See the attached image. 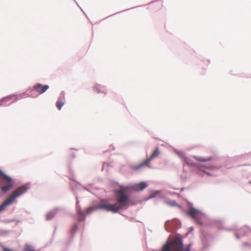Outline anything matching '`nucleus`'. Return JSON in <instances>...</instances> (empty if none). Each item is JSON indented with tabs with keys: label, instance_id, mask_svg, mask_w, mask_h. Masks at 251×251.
Returning <instances> with one entry per match:
<instances>
[{
	"label": "nucleus",
	"instance_id": "obj_1",
	"mask_svg": "<svg viewBox=\"0 0 251 251\" xmlns=\"http://www.w3.org/2000/svg\"><path fill=\"white\" fill-rule=\"evenodd\" d=\"M147 186L145 182H141L133 185L130 187H121L115 192L116 202L110 203L106 201H101L97 207H89L86 209V213L89 214L96 209H104L113 213L117 212L120 209H126L130 204V198L127 193L128 190L140 191Z\"/></svg>",
	"mask_w": 251,
	"mask_h": 251
},
{
	"label": "nucleus",
	"instance_id": "obj_2",
	"mask_svg": "<svg viewBox=\"0 0 251 251\" xmlns=\"http://www.w3.org/2000/svg\"><path fill=\"white\" fill-rule=\"evenodd\" d=\"M147 186L145 182H141L133 185L130 187H121L115 192L116 202L110 203L106 201H101L97 207H89L86 209V213L89 214L96 209H104L113 213L117 212L120 209H126L130 204V198L127 193L128 190L140 191Z\"/></svg>",
	"mask_w": 251,
	"mask_h": 251
},
{
	"label": "nucleus",
	"instance_id": "obj_3",
	"mask_svg": "<svg viewBox=\"0 0 251 251\" xmlns=\"http://www.w3.org/2000/svg\"><path fill=\"white\" fill-rule=\"evenodd\" d=\"M28 189L27 185H24L15 190L12 194L0 205V211L3 210L5 208L11 204L19 196L26 192Z\"/></svg>",
	"mask_w": 251,
	"mask_h": 251
},
{
	"label": "nucleus",
	"instance_id": "obj_4",
	"mask_svg": "<svg viewBox=\"0 0 251 251\" xmlns=\"http://www.w3.org/2000/svg\"><path fill=\"white\" fill-rule=\"evenodd\" d=\"M0 178L2 179L3 184L5 185L1 187V190L3 192H8L13 186L14 182L11 177L6 175L0 170Z\"/></svg>",
	"mask_w": 251,
	"mask_h": 251
},
{
	"label": "nucleus",
	"instance_id": "obj_5",
	"mask_svg": "<svg viewBox=\"0 0 251 251\" xmlns=\"http://www.w3.org/2000/svg\"><path fill=\"white\" fill-rule=\"evenodd\" d=\"M159 154V151L158 149H156L152 153L150 157L147 158L143 162L141 163L138 165H136L133 167V169L134 170H138L144 166L150 167V163L154 158L158 156Z\"/></svg>",
	"mask_w": 251,
	"mask_h": 251
},
{
	"label": "nucleus",
	"instance_id": "obj_6",
	"mask_svg": "<svg viewBox=\"0 0 251 251\" xmlns=\"http://www.w3.org/2000/svg\"><path fill=\"white\" fill-rule=\"evenodd\" d=\"M49 87L48 85H43L41 84H37L34 86L33 88L37 92L41 94L44 93Z\"/></svg>",
	"mask_w": 251,
	"mask_h": 251
},
{
	"label": "nucleus",
	"instance_id": "obj_7",
	"mask_svg": "<svg viewBox=\"0 0 251 251\" xmlns=\"http://www.w3.org/2000/svg\"><path fill=\"white\" fill-rule=\"evenodd\" d=\"M187 213L193 218L197 219L199 211L194 208H191Z\"/></svg>",
	"mask_w": 251,
	"mask_h": 251
},
{
	"label": "nucleus",
	"instance_id": "obj_8",
	"mask_svg": "<svg viewBox=\"0 0 251 251\" xmlns=\"http://www.w3.org/2000/svg\"><path fill=\"white\" fill-rule=\"evenodd\" d=\"M94 90L97 93H104V89L103 87L99 85H96L94 88Z\"/></svg>",
	"mask_w": 251,
	"mask_h": 251
},
{
	"label": "nucleus",
	"instance_id": "obj_9",
	"mask_svg": "<svg viewBox=\"0 0 251 251\" xmlns=\"http://www.w3.org/2000/svg\"><path fill=\"white\" fill-rule=\"evenodd\" d=\"M64 104V101L61 99H59L56 103V106L59 110L61 109Z\"/></svg>",
	"mask_w": 251,
	"mask_h": 251
},
{
	"label": "nucleus",
	"instance_id": "obj_10",
	"mask_svg": "<svg viewBox=\"0 0 251 251\" xmlns=\"http://www.w3.org/2000/svg\"><path fill=\"white\" fill-rule=\"evenodd\" d=\"M182 160L186 164L189 166H193L195 165L194 163L192 162L190 159L187 157H183Z\"/></svg>",
	"mask_w": 251,
	"mask_h": 251
},
{
	"label": "nucleus",
	"instance_id": "obj_11",
	"mask_svg": "<svg viewBox=\"0 0 251 251\" xmlns=\"http://www.w3.org/2000/svg\"><path fill=\"white\" fill-rule=\"evenodd\" d=\"M182 160L186 164L189 166H193L195 165L194 163L192 162L190 159L187 157H183Z\"/></svg>",
	"mask_w": 251,
	"mask_h": 251
},
{
	"label": "nucleus",
	"instance_id": "obj_12",
	"mask_svg": "<svg viewBox=\"0 0 251 251\" xmlns=\"http://www.w3.org/2000/svg\"><path fill=\"white\" fill-rule=\"evenodd\" d=\"M76 210H77V213L78 214V219H79V220H80V221L83 220L84 219V214L81 212V211L80 210V208L77 207V209H76Z\"/></svg>",
	"mask_w": 251,
	"mask_h": 251
},
{
	"label": "nucleus",
	"instance_id": "obj_13",
	"mask_svg": "<svg viewBox=\"0 0 251 251\" xmlns=\"http://www.w3.org/2000/svg\"><path fill=\"white\" fill-rule=\"evenodd\" d=\"M55 214V211H50L47 214L46 219L47 220H50L54 216Z\"/></svg>",
	"mask_w": 251,
	"mask_h": 251
},
{
	"label": "nucleus",
	"instance_id": "obj_14",
	"mask_svg": "<svg viewBox=\"0 0 251 251\" xmlns=\"http://www.w3.org/2000/svg\"><path fill=\"white\" fill-rule=\"evenodd\" d=\"M195 159H196L197 160L199 161H201V162H205V161H209L211 160V157H208V158H201V157H195Z\"/></svg>",
	"mask_w": 251,
	"mask_h": 251
},
{
	"label": "nucleus",
	"instance_id": "obj_15",
	"mask_svg": "<svg viewBox=\"0 0 251 251\" xmlns=\"http://www.w3.org/2000/svg\"><path fill=\"white\" fill-rule=\"evenodd\" d=\"M167 204L172 206H179L178 204L175 201H168Z\"/></svg>",
	"mask_w": 251,
	"mask_h": 251
},
{
	"label": "nucleus",
	"instance_id": "obj_16",
	"mask_svg": "<svg viewBox=\"0 0 251 251\" xmlns=\"http://www.w3.org/2000/svg\"><path fill=\"white\" fill-rule=\"evenodd\" d=\"M3 251H12L11 249L3 247Z\"/></svg>",
	"mask_w": 251,
	"mask_h": 251
},
{
	"label": "nucleus",
	"instance_id": "obj_17",
	"mask_svg": "<svg viewBox=\"0 0 251 251\" xmlns=\"http://www.w3.org/2000/svg\"><path fill=\"white\" fill-rule=\"evenodd\" d=\"M9 99V98H6L4 99L3 100V101H4V100H8Z\"/></svg>",
	"mask_w": 251,
	"mask_h": 251
},
{
	"label": "nucleus",
	"instance_id": "obj_18",
	"mask_svg": "<svg viewBox=\"0 0 251 251\" xmlns=\"http://www.w3.org/2000/svg\"><path fill=\"white\" fill-rule=\"evenodd\" d=\"M205 173H206L207 175H209V174L208 173H207V172H204Z\"/></svg>",
	"mask_w": 251,
	"mask_h": 251
},
{
	"label": "nucleus",
	"instance_id": "obj_19",
	"mask_svg": "<svg viewBox=\"0 0 251 251\" xmlns=\"http://www.w3.org/2000/svg\"><path fill=\"white\" fill-rule=\"evenodd\" d=\"M29 251H34L32 250H29Z\"/></svg>",
	"mask_w": 251,
	"mask_h": 251
},
{
	"label": "nucleus",
	"instance_id": "obj_20",
	"mask_svg": "<svg viewBox=\"0 0 251 251\" xmlns=\"http://www.w3.org/2000/svg\"><path fill=\"white\" fill-rule=\"evenodd\" d=\"M78 204V201H77L76 204L77 205Z\"/></svg>",
	"mask_w": 251,
	"mask_h": 251
}]
</instances>
